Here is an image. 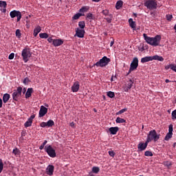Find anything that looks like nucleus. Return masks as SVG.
Returning <instances> with one entry per match:
<instances>
[{
  "label": "nucleus",
  "instance_id": "obj_9",
  "mask_svg": "<svg viewBox=\"0 0 176 176\" xmlns=\"http://www.w3.org/2000/svg\"><path fill=\"white\" fill-rule=\"evenodd\" d=\"M10 16L12 19H14L16 17V22H19L21 20L22 18V14L19 11H16V10H14L10 13Z\"/></svg>",
  "mask_w": 176,
  "mask_h": 176
},
{
  "label": "nucleus",
  "instance_id": "obj_52",
  "mask_svg": "<svg viewBox=\"0 0 176 176\" xmlns=\"http://www.w3.org/2000/svg\"><path fill=\"white\" fill-rule=\"evenodd\" d=\"M14 58V53H11L8 56L9 60H13Z\"/></svg>",
  "mask_w": 176,
  "mask_h": 176
},
{
  "label": "nucleus",
  "instance_id": "obj_23",
  "mask_svg": "<svg viewBox=\"0 0 176 176\" xmlns=\"http://www.w3.org/2000/svg\"><path fill=\"white\" fill-rule=\"evenodd\" d=\"M10 97V96L9 95V94H4L3 96V101L4 104H6V102L9 101Z\"/></svg>",
  "mask_w": 176,
  "mask_h": 176
},
{
  "label": "nucleus",
  "instance_id": "obj_1",
  "mask_svg": "<svg viewBox=\"0 0 176 176\" xmlns=\"http://www.w3.org/2000/svg\"><path fill=\"white\" fill-rule=\"evenodd\" d=\"M143 37L147 44L155 47L160 45V41L162 39V36L160 35H156L154 37H151L148 36L146 34H143Z\"/></svg>",
  "mask_w": 176,
  "mask_h": 176
},
{
  "label": "nucleus",
  "instance_id": "obj_25",
  "mask_svg": "<svg viewBox=\"0 0 176 176\" xmlns=\"http://www.w3.org/2000/svg\"><path fill=\"white\" fill-rule=\"evenodd\" d=\"M154 60L163 62L164 60V58L162 56H160L156 55V56H153V60Z\"/></svg>",
  "mask_w": 176,
  "mask_h": 176
},
{
  "label": "nucleus",
  "instance_id": "obj_48",
  "mask_svg": "<svg viewBox=\"0 0 176 176\" xmlns=\"http://www.w3.org/2000/svg\"><path fill=\"white\" fill-rule=\"evenodd\" d=\"M175 119H176V111L173 110L172 112V120H175Z\"/></svg>",
  "mask_w": 176,
  "mask_h": 176
},
{
  "label": "nucleus",
  "instance_id": "obj_22",
  "mask_svg": "<svg viewBox=\"0 0 176 176\" xmlns=\"http://www.w3.org/2000/svg\"><path fill=\"white\" fill-rule=\"evenodd\" d=\"M129 26L134 30H135L136 24L135 22L133 20V19H129Z\"/></svg>",
  "mask_w": 176,
  "mask_h": 176
},
{
  "label": "nucleus",
  "instance_id": "obj_3",
  "mask_svg": "<svg viewBox=\"0 0 176 176\" xmlns=\"http://www.w3.org/2000/svg\"><path fill=\"white\" fill-rule=\"evenodd\" d=\"M160 139V134H157V132L155 129L150 131L148 134L147 135V143L151 142V141H154V142H157L158 140Z\"/></svg>",
  "mask_w": 176,
  "mask_h": 176
},
{
  "label": "nucleus",
  "instance_id": "obj_14",
  "mask_svg": "<svg viewBox=\"0 0 176 176\" xmlns=\"http://www.w3.org/2000/svg\"><path fill=\"white\" fill-rule=\"evenodd\" d=\"M54 170V167L53 166V165L50 164L46 168L47 175L50 176H52Z\"/></svg>",
  "mask_w": 176,
  "mask_h": 176
},
{
  "label": "nucleus",
  "instance_id": "obj_38",
  "mask_svg": "<svg viewBox=\"0 0 176 176\" xmlns=\"http://www.w3.org/2000/svg\"><path fill=\"white\" fill-rule=\"evenodd\" d=\"M15 35H16V37L20 38L21 37V30L19 29L16 30L15 32Z\"/></svg>",
  "mask_w": 176,
  "mask_h": 176
},
{
  "label": "nucleus",
  "instance_id": "obj_20",
  "mask_svg": "<svg viewBox=\"0 0 176 176\" xmlns=\"http://www.w3.org/2000/svg\"><path fill=\"white\" fill-rule=\"evenodd\" d=\"M42 31V28L40 25L36 26V28L34 30V37H36L38 36V34L40 33Z\"/></svg>",
  "mask_w": 176,
  "mask_h": 176
},
{
  "label": "nucleus",
  "instance_id": "obj_39",
  "mask_svg": "<svg viewBox=\"0 0 176 176\" xmlns=\"http://www.w3.org/2000/svg\"><path fill=\"white\" fill-rule=\"evenodd\" d=\"M92 172L96 174L100 172V168L99 167H93Z\"/></svg>",
  "mask_w": 176,
  "mask_h": 176
},
{
  "label": "nucleus",
  "instance_id": "obj_63",
  "mask_svg": "<svg viewBox=\"0 0 176 176\" xmlns=\"http://www.w3.org/2000/svg\"><path fill=\"white\" fill-rule=\"evenodd\" d=\"M165 82H166V83H168V82H170L171 81H170L169 79H166V80H165Z\"/></svg>",
  "mask_w": 176,
  "mask_h": 176
},
{
  "label": "nucleus",
  "instance_id": "obj_37",
  "mask_svg": "<svg viewBox=\"0 0 176 176\" xmlns=\"http://www.w3.org/2000/svg\"><path fill=\"white\" fill-rule=\"evenodd\" d=\"M47 144V141L45 140L44 142L42 143V144L40 146L39 149L41 151L43 150V148H45V146Z\"/></svg>",
  "mask_w": 176,
  "mask_h": 176
},
{
  "label": "nucleus",
  "instance_id": "obj_55",
  "mask_svg": "<svg viewBox=\"0 0 176 176\" xmlns=\"http://www.w3.org/2000/svg\"><path fill=\"white\" fill-rule=\"evenodd\" d=\"M34 118H35V115L33 114V115L30 116V118H29V120L33 123V120H34Z\"/></svg>",
  "mask_w": 176,
  "mask_h": 176
},
{
  "label": "nucleus",
  "instance_id": "obj_57",
  "mask_svg": "<svg viewBox=\"0 0 176 176\" xmlns=\"http://www.w3.org/2000/svg\"><path fill=\"white\" fill-rule=\"evenodd\" d=\"M69 126L72 128L75 127V123L74 122H72V123H70Z\"/></svg>",
  "mask_w": 176,
  "mask_h": 176
},
{
  "label": "nucleus",
  "instance_id": "obj_17",
  "mask_svg": "<svg viewBox=\"0 0 176 176\" xmlns=\"http://www.w3.org/2000/svg\"><path fill=\"white\" fill-rule=\"evenodd\" d=\"M34 93V89L32 87L28 88V90L25 93V99L30 98L32 96V94Z\"/></svg>",
  "mask_w": 176,
  "mask_h": 176
},
{
  "label": "nucleus",
  "instance_id": "obj_26",
  "mask_svg": "<svg viewBox=\"0 0 176 176\" xmlns=\"http://www.w3.org/2000/svg\"><path fill=\"white\" fill-rule=\"evenodd\" d=\"M86 26V23L85 22V21H80V22H78V27L81 29V30H84V28Z\"/></svg>",
  "mask_w": 176,
  "mask_h": 176
},
{
  "label": "nucleus",
  "instance_id": "obj_31",
  "mask_svg": "<svg viewBox=\"0 0 176 176\" xmlns=\"http://www.w3.org/2000/svg\"><path fill=\"white\" fill-rule=\"evenodd\" d=\"M12 153L15 155V156H18L21 154L20 151L19 150L18 148H14Z\"/></svg>",
  "mask_w": 176,
  "mask_h": 176
},
{
  "label": "nucleus",
  "instance_id": "obj_36",
  "mask_svg": "<svg viewBox=\"0 0 176 176\" xmlns=\"http://www.w3.org/2000/svg\"><path fill=\"white\" fill-rule=\"evenodd\" d=\"M126 111H127V109L126 108L120 109L118 112L116 113V115L117 116H120V115H121L122 113H124Z\"/></svg>",
  "mask_w": 176,
  "mask_h": 176
},
{
  "label": "nucleus",
  "instance_id": "obj_41",
  "mask_svg": "<svg viewBox=\"0 0 176 176\" xmlns=\"http://www.w3.org/2000/svg\"><path fill=\"white\" fill-rule=\"evenodd\" d=\"M4 168V164L2 162V160L0 161V173H1Z\"/></svg>",
  "mask_w": 176,
  "mask_h": 176
},
{
  "label": "nucleus",
  "instance_id": "obj_53",
  "mask_svg": "<svg viewBox=\"0 0 176 176\" xmlns=\"http://www.w3.org/2000/svg\"><path fill=\"white\" fill-rule=\"evenodd\" d=\"M29 82H30V80L28 79V77H25V78L23 80V84L28 85Z\"/></svg>",
  "mask_w": 176,
  "mask_h": 176
},
{
  "label": "nucleus",
  "instance_id": "obj_12",
  "mask_svg": "<svg viewBox=\"0 0 176 176\" xmlns=\"http://www.w3.org/2000/svg\"><path fill=\"white\" fill-rule=\"evenodd\" d=\"M47 113V108H46L44 106H41L40 107V111H39V118H43Z\"/></svg>",
  "mask_w": 176,
  "mask_h": 176
},
{
  "label": "nucleus",
  "instance_id": "obj_60",
  "mask_svg": "<svg viewBox=\"0 0 176 176\" xmlns=\"http://www.w3.org/2000/svg\"><path fill=\"white\" fill-rule=\"evenodd\" d=\"M6 8H3V9H1V12L6 13Z\"/></svg>",
  "mask_w": 176,
  "mask_h": 176
},
{
  "label": "nucleus",
  "instance_id": "obj_54",
  "mask_svg": "<svg viewBox=\"0 0 176 176\" xmlns=\"http://www.w3.org/2000/svg\"><path fill=\"white\" fill-rule=\"evenodd\" d=\"M48 42L50 43H52V45H54V39H53L52 37H49V38L47 39Z\"/></svg>",
  "mask_w": 176,
  "mask_h": 176
},
{
  "label": "nucleus",
  "instance_id": "obj_61",
  "mask_svg": "<svg viewBox=\"0 0 176 176\" xmlns=\"http://www.w3.org/2000/svg\"><path fill=\"white\" fill-rule=\"evenodd\" d=\"M26 92V87H24L23 89V94H25Z\"/></svg>",
  "mask_w": 176,
  "mask_h": 176
},
{
  "label": "nucleus",
  "instance_id": "obj_8",
  "mask_svg": "<svg viewBox=\"0 0 176 176\" xmlns=\"http://www.w3.org/2000/svg\"><path fill=\"white\" fill-rule=\"evenodd\" d=\"M138 63L139 60L137 57L133 58L132 60V63H131L130 69L127 73V75H129L131 72L134 71L135 69L138 67Z\"/></svg>",
  "mask_w": 176,
  "mask_h": 176
},
{
  "label": "nucleus",
  "instance_id": "obj_64",
  "mask_svg": "<svg viewBox=\"0 0 176 176\" xmlns=\"http://www.w3.org/2000/svg\"><path fill=\"white\" fill-rule=\"evenodd\" d=\"M91 1H92L94 2H100L101 0H91Z\"/></svg>",
  "mask_w": 176,
  "mask_h": 176
},
{
  "label": "nucleus",
  "instance_id": "obj_15",
  "mask_svg": "<svg viewBox=\"0 0 176 176\" xmlns=\"http://www.w3.org/2000/svg\"><path fill=\"white\" fill-rule=\"evenodd\" d=\"M80 89V84L78 81L74 82V84L72 87V90L74 93H77Z\"/></svg>",
  "mask_w": 176,
  "mask_h": 176
},
{
  "label": "nucleus",
  "instance_id": "obj_49",
  "mask_svg": "<svg viewBox=\"0 0 176 176\" xmlns=\"http://www.w3.org/2000/svg\"><path fill=\"white\" fill-rule=\"evenodd\" d=\"M173 19L172 14H166V20L168 21H170Z\"/></svg>",
  "mask_w": 176,
  "mask_h": 176
},
{
  "label": "nucleus",
  "instance_id": "obj_16",
  "mask_svg": "<svg viewBox=\"0 0 176 176\" xmlns=\"http://www.w3.org/2000/svg\"><path fill=\"white\" fill-rule=\"evenodd\" d=\"M120 129L118 126H111L109 129V131L110 134L116 135V133L119 131Z\"/></svg>",
  "mask_w": 176,
  "mask_h": 176
},
{
  "label": "nucleus",
  "instance_id": "obj_35",
  "mask_svg": "<svg viewBox=\"0 0 176 176\" xmlns=\"http://www.w3.org/2000/svg\"><path fill=\"white\" fill-rule=\"evenodd\" d=\"M172 136H173V133H170V132H168V133L166 134V135L164 140H166V141H168V140H169L172 138Z\"/></svg>",
  "mask_w": 176,
  "mask_h": 176
},
{
  "label": "nucleus",
  "instance_id": "obj_58",
  "mask_svg": "<svg viewBox=\"0 0 176 176\" xmlns=\"http://www.w3.org/2000/svg\"><path fill=\"white\" fill-rule=\"evenodd\" d=\"M114 43H115V41H114V39H113V40L111 41V43H110V46H111V47L113 46V45H114Z\"/></svg>",
  "mask_w": 176,
  "mask_h": 176
},
{
  "label": "nucleus",
  "instance_id": "obj_13",
  "mask_svg": "<svg viewBox=\"0 0 176 176\" xmlns=\"http://www.w3.org/2000/svg\"><path fill=\"white\" fill-rule=\"evenodd\" d=\"M138 50L140 52H144V51H145V50H148V45H145V43H141L140 44V45L138 47Z\"/></svg>",
  "mask_w": 176,
  "mask_h": 176
},
{
  "label": "nucleus",
  "instance_id": "obj_34",
  "mask_svg": "<svg viewBox=\"0 0 176 176\" xmlns=\"http://www.w3.org/2000/svg\"><path fill=\"white\" fill-rule=\"evenodd\" d=\"M107 95L109 97V98H114L116 96L115 93L111 91L107 92Z\"/></svg>",
  "mask_w": 176,
  "mask_h": 176
},
{
  "label": "nucleus",
  "instance_id": "obj_5",
  "mask_svg": "<svg viewBox=\"0 0 176 176\" xmlns=\"http://www.w3.org/2000/svg\"><path fill=\"white\" fill-rule=\"evenodd\" d=\"M21 56L23 57V60L25 63H28L30 58L32 56V52L30 49L28 47H25L23 49L21 52Z\"/></svg>",
  "mask_w": 176,
  "mask_h": 176
},
{
  "label": "nucleus",
  "instance_id": "obj_32",
  "mask_svg": "<svg viewBox=\"0 0 176 176\" xmlns=\"http://www.w3.org/2000/svg\"><path fill=\"white\" fill-rule=\"evenodd\" d=\"M116 122V123H125L126 120L118 117V118H117Z\"/></svg>",
  "mask_w": 176,
  "mask_h": 176
},
{
  "label": "nucleus",
  "instance_id": "obj_50",
  "mask_svg": "<svg viewBox=\"0 0 176 176\" xmlns=\"http://www.w3.org/2000/svg\"><path fill=\"white\" fill-rule=\"evenodd\" d=\"M109 156L113 157L116 155V153L114 151H109Z\"/></svg>",
  "mask_w": 176,
  "mask_h": 176
},
{
  "label": "nucleus",
  "instance_id": "obj_51",
  "mask_svg": "<svg viewBox=\"0 0 176 176\" xmlns=\"http://www.w3.org/2000/svg\"><path fill=\"white\" fill-rule=\"evenodd\" d=\"M40 126L41 127H43V128H45V127H47V122H41V124H40Z\"/></svg>",
  "mask_w": 176,
  "mask_h": 176
},
{
  "label": "nucleus",
  "instance_id": "obj_24",
  "mask_svg": "<svg viewBox=\"0 0 176 176\" xmlns=\"http://www.w3.org/2000/svg\"><path fill=\"white\" fill-rule=\"evenodd\" d=\"M123 6V1H118L116 3V10H120L121 8Z\"/></svg>",
  "mask_w": 176,
  "mask_h": 176
},
{
  "label": "nucleus",
  "instance_id": "obj_4",
  "mask_svg": "<svg viewBox=\"0 0 176 176\" xmlns=\"http://www.w3.org/2000/svg\"><path fill=\"white\" fill-rule=\"evenodd\" d=\"M111 58H107V56H103L102 58L100 59L98 62L94 64V66L104 67H107L110 63Z\"/></svg>",
  "mask_w": 176,
  "mask_h": 176
},
{
  "label": "nucleus",
  "instance_id": "obj_59",
  "mask_svg": "<svg viewBox=\"0 0 176 176\" xmlns=\"http://www.w3.org/2000/svg\"><path fill=\"white\" fill-rule=\"evenodd\" d=\"M3 107V100L2 99L0 98V108H1Z\"/></svg>",
  "mask_w": 176,
  "mask_h": 176
},
{
  "label": "nucleus",
  "instance_id": "obj_6",
  "mask_svg": "<svg viewBox=\"0 0 176 176\" xmlns=\"http://www.w3.org/2000/svg\"><path fill=\"white\" fill-rule=\"evenodd\" d=\"M22 91H23V87H18L16 88V90L14 91L12 94V99L14 101H19V97L21 96L22 95Z\"/></svg>",
  "mask_w": 176,
  "mask_h": 176
},
{
  "label": "nucleus",
  "instance_id": "obj_40",
  "mask_svg": "<svg viewBox=\"0 0 176 176\" xmlns=\"http://www.w3.org/2000/svg\"><path fill=\"white\" fill-rule=\"evenodd\" d=\"M109 17L106 18V21L109 23H111V21H112V14H109L108 15Z\"/></svg>",
  "mask_w": 176,
  "mask_h": 176
},
{
  "label": "nucleus",
  "instance_id": "obj_27",
  "mask_svg": "<svg viewBox=\"0 0 176 176\" xmlns=\"http://www.w3.org/2000/svg\"><path fill=\"white\" fill-rule=\"evenodd\" d=\"M54 124H55L54 121L53 120H50L47 122V127L48 128L52 127L53 126H54Z\"/></svg>",
  "mask_w": 176,
  "mask_h": 176
},
{
  "label": "nucleus",
  "instance_id": "obj_11",
  "mask_svg": "<svg viewBox=\"0 0 176 176\" xmlns=\"http://www.w3.org/2000/svg\"><path fill=\"white\" fill-rule=\"evenodd\" d=\"M85 30L84 29L77 28L76 30V36L78 38H84Z\"/></svg>",
  "mask_w": 176,
  "mask_h": 176
},
{
  "label": "nucleus",
  "instance_id": "obj_10",
  "mask_svg": "<svg viewBox=\"0 0 176 176\" xmlns=\"http://www.w3.org/2000/svg\"><path fill=\"white\" fill-rule=\"evenodd\" d=\"M148 143L147 142V140L145 142H140L138 145V150L140 151H145V149L147 148Z\"/></svg>",
  "mask_w": 176,
  "mask_h": 176
},
{
  "label": "nucleus",
  "instance_id": "obj_43",
  "mask_svg": "<svg viewBox=\"0 0 176 176\" xmlns=\"http://www.w3.org/2000/svg\"><path fill=\"white\" fill-rule=\"evenodd\" d=\"M7 3L6 1H0V7L1 8H6Z\"/></svg>",
  "mask_w": 176,
  "mask_h": 176
},
{
  "label": "nucleus",
  "instance_id": "obj_7",
  "mask_svg": "<svg viewBox=\"0 0 176 176\" xmlns=\"http://www.w3.org/2000/svg\"><path fill=\"white\" fill-rule=\"evenodd\" d=\"M45 150L50 157H56V150H54L52 145H46L45 147Z\"/></svg>",
  "mask_w": 176,
  "mask_h": 176
},
{
  "label": "nucleus",
  "instance_id": "obj_21",
  "mask_svg": "<svg viewBox=\"0 0 176 176\" xmlns=\"http://www.w3.org/2000/svg\"><path fill=\"white\" fill-rule=\"evenodd\" d=\"M90 9V7L89 6H84L82 7L80 10H79V12L82 13V14H85V12H87Z\"/></svg>",
  "mask_w": 176,
  "mask_h": 176
},
{
  "label": "nucleus",
  "instance_id": "obj_19",
  "mask_svg": "<svg viewBox=\"0 0 176 176\" xmlns=\"http://www.w3.org/2000/svg\"><path fill=\"white\" fill-rule=\"evenodd\" d=\"M152 60H153V56H146V57L142 58L141 63H145L146 62H149Z\"/></svg>",
  "mask_w": 176,
  "mask_h": 176
},
{
  "label": "nucleus",
  "instance_id": "obj_44",
  "mask_svg": "<svg viewBox=\"0 0 176 176\" xmlns=\"http://www.w3.org/2000/svg\"><path fill=\"white\" fill-rule=\"evenodd\" d=\"M87 19H89V20H94V17L93 14H91V13H88V14H87Z\"/></svg>",
  "mask_w": 176,
  "mask_h": 176
},
{
  "label": "nucleus",
  "instance_id": "obj_62",
  "mask_svg": "<svg viewBox=\"0 0 176 176\" xmlns=\"http://www.w3.org/2000/svg\"><path fill=\"white\" fill-rule=\"evenodd\" d=\"M116 78V76H111V82H113V80H114L113 78Z\"/></svg>",
  "mask_w": 176,
  "mask_h": 176
},
{
  "label": "nucleus",
  "instance_id": "obj_42",
  "mask_svg": "<svg viewBox=\"0 0 176 176\" xmlns=\"http://www.w3.org/2000/svg\"><path fill=\"white\" fill-rule=\"evenodd\" d=\"M144 155L147 156V157H152V156H153V154L151 151H147L144 153Z\"/></svg>",
  "mask_w": 176,
  "mask_h": 176
},
{
  "label": "nucleus",
  "instance_id": "obj_46",
  "mask_svg": "<svg viewBox=\"0 0 176 176\" xmlns=\"http://www.w3.org/2000/svg\"><path fill=\"white\" fill-rule=\"evenodd\" d=\"M173 125L170 124L168 126V133L173 134Z\"/></svg>",
  "mask_w": 176,
  "mask_h": 176
},
{
  "label": "nucleus",
  "instance_id": "obj_47",
  "mask_svg": "<svg viewBox=\"0 0 176 176\" xmlns=\"http://www.w3.org/2000/svg\"><path fill=\"white\" fill-rule=\"evenodd\" d=\"M169 67L172 69V71H174L176 72V65H175L173 64H170L169 65Z\"/></svg>",
  "mask_w": 176,
  "mask_h": 176
},
{
  "label": "nucleus",
  "instance_id": "obj_45",
  "mask_svg": "<svg viewBox=\"0 0 176 176\" xmlns=\"http://www.w3.org/2000/svg\"><path fill=\"white\" fill-rule=\"evenodd\" d=\"M102 14L104 15V16H109V14H109V10H103V11L102 12Z\"/></svg>",
  "mask_w": 176,
  "mask_h": 176
},
{
  "label": "nucleus",
  "instance_id": "obj_2",
  "mask_svg": "<svg viewBox=\"0 0 176 176\" xmlns=\"http://www.w3.org/2000/svg\"><path fill=\"white\" fill-rule=\"evenodd\" d=\"M144 6L150 11L157 10L158 1L157 0H147L144 3Z\"/></svg>",
  "mask_w": 176,
  "mask_h": 176
},
{
  "label": "nucleus",
  "instance_id": "obj_33",
  "mask_svg": "<svg viewBox=\"0 0 176 176\" xmlns=\"http://www.w3.org/2000/svg\"><path fill=\"white\" fill-rule=\"evenodd\" d=\"M39 36H40L41 38L46 39L49 37V35L46 33H41L39 34Z\"/></svg>",
  "mask_w": 176,
  "mask_h": 176
},
{
  "label": "nucleus",
  "instance_id": "obj_29",
  "mask_svg": "<svg viewBox=\"0 0 176 176\" xmlns=\"http://www.w3.org/2000/svg\"><path fill=\"white\" fill-rule=\"evenodd\" d=\"M133 83H134V80H133L129 79L128 84L126 85L127 87H128V89H131V87H132Z\"/></svg>",
  "mask_w": 176,
  "mask_h": 176
},
{
  "label": "nucleus",
  "instance_id": "obj_28",
  "mask_svg": "<svg viewBox=\"0 0 176 176\" xmlns=\"http://www.w3.org/2000/svg\"><path fill=\"white\" fill-rule=\"evenodd\" d=\"M85 14H82V13H77L76 14H74V16L73 17L74 20H78V19H79L80 16H84Z\"/></svg>",
  "mask_w": 176,
  "mask_h": 176
},
{
  "label": "nucleus",
  "instance_id": "obj_30",
  "mask_svg": "<svg viewBox=\"0 0 176 176\" xmlns=\"http://www.w3.org/2000/svg\"><path fill=\"white\" fill-rule=\"evenodd\" d=\"M32 121H30V120L28 118L26 122L25 123L24 126L25 128L30 127L32 124Z\"/></svg>",
  "mask_w": 176,
  "mask_h": 176
},
{
  "label": "nucleus",
  "instance_id": "obj_18",
  "mask_svg": "<svg viewBox=\"0 0 176 176\" xmlns=\"http://www.w3.org/2000/svg\"><path fill=\"white\" fill-rule=\"evenodd\" d=\"M64 43V41L62 39H54L53 45L55 47L60 46Z\"/></svg>",
  "mask_w": 176,
  "mask_h": 176
},
{
  "label": "nucleus",
  "instance_id": "obj_56",
  "mask_svg": "<svg viewBox=\"0 0 176 176\" xmlns=\"http://www.w3.org/2000/svg\"><path fill=\"white\" fill-rule=\"evenodd\" d=\"M130 89H131L129 88V87H127V85H126V87L124 88V91H126V92H128Z\"/></svg>",
  "mask_w": 176,
  "mask_h": 176
}]
</instances>
